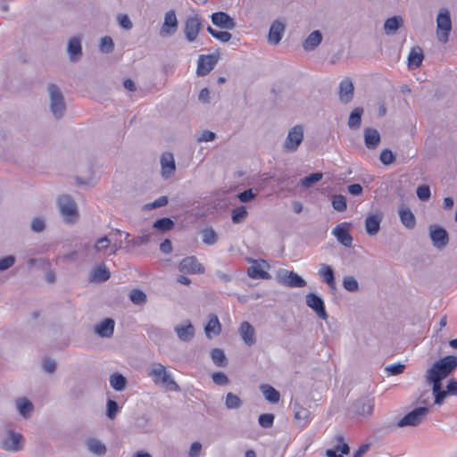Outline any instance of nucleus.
Wrapping results in <instances>:
<instances>
[{"label": "nucleus", "mask_w": 457, "mask_h": 457, "mask_svg": "<svg viewBox=\"0 0 457 457\" xmlns=\"http://www.w3.org/2000/svg\"><path fill=\"white\" fill-rule=\"evenodd\" d=\"M322 34L320 30H314L309 34L303 43L305 51L311 52L316 49L322 41Z\"/></svg>", "instance_id": "30"}, {"label": "nucleus", "mask_w": 457, "mask_h": 457, "mask_svg": "<svg viewBox=\"0 0 457 457\" xmlns=\"http://www.w3.org/2000/svg\"><path fill=\"white\" fill-rule=\"evenodd\" d=\"M238 332L246 345L252 346L256 343L255 329L248 321L241 323Z\"/></svg>", "instance_id": "22"}, {"label": "nucleus", "mask_w": 457, "mask_h": 457, "mask_svg": "<svg viewBox=\"0 0 457 457\" xmlns=\"http://www.w3.org/2000/svg\"><path fill=\"white\" fill-rule=\"evenodd\" d=\"M107 412L106 415L110 420H113L119 411L118 403L114 400L109 399L107 401Z\"/></svg>", "instance_id": "56"}, {"label": "nucleus", "mask_w": 457, "mask_h": 457, "mask_svg": "<svg viewBox=\"0 0 457 457\" xmlns=\"http://www.w3.org/2000/svg\"><path fill=\"white\" fill-rule=\"evenodd\" d=\"M403 19L400 16L388 18L384 23V29L386 35H393L402 26Z\"/></svg>", "instance_id": "39"}, {"label": "nucleus", "mask_w": 457, "mask_h": 457, "mask_svg": "<svg viewBox=\"0 0 457 457\" xmlns=\"http://www.w3.org/2000/svg\"><path fill=\"white\" fill-rule=\"evenodd\" d=\"M405 366L401 363L388 365L385 368V370L390 376L399 375L403 372Z\"/></svg>", "instance_id": "59"}, {"label": "nucleus", "mask_w": 457, "mask_h": 457, "mask_svg": "<svg viewBox=\"0 0 457 457\" xmlns=\"http://www.w3.org/2000/svg\"><path fill=\"white\" fill-rule=\"evenodd\" d=\"M16 408L19 413L25 419L30 416L33 411V404L26 398H19L16 400Z\"/></svg>", "instance_id": "40"}, {"label": "nucleus", "mask_w": 457, "mask_h": 457, "mask_svg": "<svg viewBox=\"0 0 457 457\" xmlns=\"http://www.w3.org/2000/svg\"><path fill=\"white\" fill-rule=\"evenodd\" d=\"M203 243L207 245H213L218 241V235L212 228H205L201 231Z\"/></svg>", "instance_id": "42"}, {"label": "nucleus", "mask_w": 457, "mask_h": 457, "mask_svg": "<svg viewBox=\"0 0 457 457\" xmlns=\"http://www.w3.org/2000/svg\"><path fill=\"white\" fill-rule=\"evenodd\" d=\"M343 287L348 292H356L359 289V283L353 276H345L342 282Z\"/></svg>", "instance_id": "49"}, {"label": "nucleus", "mask_w": 457, "mask_h": 457, "mask_svg": "<svg viewBox=\"0 0 457 457\" xmlns=\"http://www.w3.org/2000/svg\"><path fill=\"white\" fill-rule=\"evenodd\" d=\"M219 58V54L199 55L196 67L197 76L204 77L209 74L216 66Z\"/></svg>", "instance_id": "9"}, {"label": "nucleus", "mask_w": 457, "mask_h": 457, "mask_svg": "<svg viewBox=\"0 0 457 457\" xmlns=\"http://www.w3.org/2000/svg\"><path fill=\"white\" fill-rule=\"evenodd\" d=\"M179 270L180 272L191 274H202L204 272V266L195 256H187L184 258L179 265Z\"/></svg>", "instance_id": "15"}, {"label": "nucleus", "mask_w": 457, "mask_h": 457, "mask_svg": "<svg viewBox=\"0 0 457 457\" xmlns=\"http://www.w3.org/2000/svg\"><path fill=\"white\" fill-rule=\"evenodd\" d=\"M212 378L213 382L219 386H224L228 383V378L223 372H214Z\"/></svg>", "instance_id": "64"}, {"label": "nucleus", "mask_w": 457, "mask_h": 457, "mask_svg": "<svg viewBox=\"0 0 457 457\" xmlns=\"http://www.w3.org/2000/svg\"><path fill=\"white\" fill-rule=\"evenodd\" d=\"M114 325L113 320L105 319L95 326V332L101 337H111L113 335Z\"/></svg>", "instance_id": "28"}, {"label": "nucleus", "mask_w": 457, "mask_h": 457, "mask_svg": "<svg viewBox=\"0 0 457 457\" xmlns=\"http://www.w3.org/2000/svg\"><path fill=\"white\" fill-rule=\"evenodd\" d=\"M112 239L106 236L98 238L94 245L96 253H101L110 247Z\"/></svg>", "instance_id": "52"}, {"label": "nucleus", "mask_w": 457, "mask_h": 457, "mask_svg": "<svg viewBox=\"0 0 457 457\" xmlns=\"http://www.w3.org/2000/svg\"><path fill=\"white\" fill-rule=\"evenodd\" d=\"M174 330L178 337L183 342H188L195 337V328L190 321L176 326Z\"/></svg>", "instance_id": "25"}, {"label": "nucleus", "mask_w": 457, "mask_h": 457, "mask_svg": "<svg viewBox=\"0 0 457 457\" xmlns=\"http://www.w3.org/2000/svg\"><path fill=\"white\" fill-rule=\"evenodd\" d=\"M399 217L401 222L407 228H413L416 225V219L412 212L407 207H401L399 209Z\"/></svg>", "instance_id": "33"}, {"label": "nucleus", "mask_w": 457, "mask_h": 457, "mask_svg": "<svg viewBox=\"0 0 457 457\" xmlns=\"http://www.w3.org/2000/svg\"><path fill=\"white\" fill-rule=\"evenodd\" d=\"M161 170L163 179H170L176 170V165L173 154L171 153H164L161 156Z\"/></svg>", "instance_id": "17"}, {"label": "nucleus", "mask_w": 457, "mask_h": 457, "mask_svg": "<svg viewBox=\"0 0 457 457\" xmlns=\"http://www.w3.org/2000/svg\"><path fill=\"white\" fill-rule=\"evenodd\" d=\"M169 200L168 197L165 195L160 196L156 200H154L153 203L147 204L145 205V209H155L159 207L165 206L168 204Z\"/></svg>", "instance_id": "58"}, {"label": "nucleus", "mask_w": 457, "mask_h": 457, "mask_svg": "<svg viewBox=\"0 0 457 457\" xmlns=\"http://www.w3.org/2000/svg\"><path fill=\"white\" fill-rule=\"evenodd\" d=\"M332 206L337 212H345L347 208L346 198L342 195H335L332 197Z\"/></svg>", "instance_id": "51"}, {"label": "nucleus", "mask_w": 457, "mask_h": 457, "mask_svg": "<svg viewBox=\"0 0 457 457\" xmlns=\"http://www.w3.org/2000/svg\"><path fill=\"white\" fill-rule=\"evenodd\" d=\"M305 303L315 312L319 318L324 320L328 319L325 303L320 296L314 293H309L305 296Z\"/></svg>", "instance_id": "12"}, {"label": "nucleus", "mask_w": 457, "mask_h": 457, "mask_svg": "<svg viewBox=\"0 0 457 457\" xmlns=\"http://www.w3.org/2000/svg\"><path fill=\"white\" fill-rule=\"evenodd\" d=\"M110 385L115 391H122L127 386V378L120 373H113L110 376Z\"/></svg>", "instance_id": "41"}, {"label": "nucleus", "mask_w": 457, "mask_h": 457, "mask_svg": "<svg viewBox=\"0 0 457 457\" xmlns=\"http://www.w3.org/2000/svg\"><path fill=\"white\" fill-rule=\"evenodd\" d=\"M46 224L42 218L37 217L32 220L31 229L34 232H42L45 229Z\"/></svg>", "instance_id": "63"}, {"label": "nucleus", "mask_w": 457, "mask_h": 457, "mask_svg": "<svg viewBox=\"0 0 457 457\" xmlns=\"http://www.w3.org/2000/svg\"><path fill=\"white\" fill-rule=\"evenodd\" d=\"M252 262H253V265L250 266L247 270V275L253 279H269L270 278V275L269 272L265 271L262 264H264L266 267H268V263L264 260H251Z\"/></svg>", "instance_id": "19"}, {"label": "nucleus", "mask_w": 457, "mask_h": 457, "mask_svg": "<svg viewBox=\"0 0 457 457\" xmlns=\"http://www.w3.org/2000/svg\"><path fill=\"white\" fill-rule=\"evenodd\" d=\"M211 357L216 366L225 367L227 365V359L223 350L214 348L211 353Z\"/></svg>", "instance_id": "45"}, {"label": "nucleus", "mask_w": 457, "mask_h": 457, "mask_svg": "<svg viewBox=\"0 0 457 457\" xmlns=\"http://www.w3.org/2000/svg\"><path fill=\"white\" fill-rule=\"evenodd\" d=\"M382 218L378 214H371L366 218L365 229L370 236H375L380 228Z\"/></svg>", "instance_id": "31"}, {"label": "nucleus", "mask_w": 457, "mask_h": 457, "mask_svg": "<svg viewBox=\"0 0 457 457\" xmlns=\"http://www.w3.org/2000/svg\"><path fill=\"white\" fill-rule=\"evenodd\" d=\"M275 416L271 413L261 414L258 418L259 425L263 428H270L273 426Z\"/></svg>", "instance_id": "53"}, {"label": "nucleus", "mask_w": 457, "mask_h": 457, "mask_svg": "<svg viewBox=\"0 0 457 457\" xmlns=\"http://www.w3.org/2000/svg\"><path fill=\"white\" fill-rule=\"evenodd\" d=\"M318 275L321 280L328 286L329 288L336 289L337 284L335 279V272L330 265L320 263Z\"/></svg>", "instance_id": "21"}, {"label": "nucleus", "mask_w": 457, "mask_h": 457, "mask_svg": "<svg viewBox=\"0 0 457 457\" xmlns=\"http://www.w3.org/2000/svg\"><path fill=\"white\" fill-rule=\"evenodd\" d=\"M426 379L429 384H432L433 394H436L438 392L443 391L442 384H441V382L443 380L442 378H436V377H434V376H431V375L426 373Z\"/></svg>", "instance_id": "54"}, {"label": "nucleus", "mask_w": 457, "mask_h": 457, "mask_svg": "<svg viewBox=\"0 0 457 457\" xmlns=\"http://www.w3.org/2000/svg\"><path fill=\"white\" fill-rule=\"evenodd\" d=\"M87 450L96 455H104L106 453L105 445L97 438H89L86 442Z\"/></svg>", "instance_id": "38"}, {"label": "nucleus", "mask_w": 457, "mask_h": 457, "mask_svg": "<svg viewBox=\"0 0 457 457\" xmlns=\"http://www.w3.org/2000/svg\"><path fill=\"white\" fill-rule=\"evenodd\" d=\"M15 257L8 255L0 259V271H4L11 268L15 263Z\"/></svg>", "instance_id": "60"}, {"label": "nucleus", "mask_w": 457, "mask_h": 457, "mask_svg": "<svg viewBox=\"0 0 457 457\" xmlns=\"http://www.w3.org/2000/svg\"><path fill=\"white\" fill-rule=\"evenodd\" d=\"M429 411V408L426 406L418 407L406 415H404L398 422L397 426L403 427H416L421 423Z\"/></svg>", "instance_id": "6"}, {"label": "nucleus", "mask_w": 457, "mask_h": 457, "mask_svg": "<svg viewBox=\"0 0 457 457\" xmlns=\"http://www.w3.org/2000/svg\"><path fill=\"white\" fill-rule=\"evenodd\" d=\"M23 441V436L21 434L10 431L4 441V448L14 452L19 451Z\"/></svg>", "instance_id": "27"}, {"label": "nucleus", "mask_w": 457, "mask_h": 457, "mask_svg": "<svg viewBox=\"0 0 457 457\" xmlns=\"http://www.w3.org/2000/svg\"><path fill=\"white\" fill-rule=\"evenodd\" d=\"M111 274L104 264H100L90 273V279L95 282H104L109 279Z\"/></svg>", "instance_id": "35"}, {"label": "nucleus", "mask_w": 457, "mask_h": 457, "mask_svg": "<svg viewBox=\"0 0 457 457\" xmlns=\"http://www.w3.org/2000/svg\"><path fill=\"white\" fill-rule=\"evenodd\" d=\"M221 326L218 317L215 314L209 315V320L204 328L207 337L211 338L212 335L216 336L220 333Z\"/></svg>", "instance_id": "32"}, {"label": "nucleus", "mask_w": 457, "mask_h": 457, "mask_svg": "<svg viewBox=\"0 0 457 457\" xmlns=\"http://www.w3.org/2000/svg\"><path fill=\"white\" fill-rule=\"evenodd\" d=\"M354 411L361 416L370 415L374 409V399L362 398L353 404Z\"/></svg>", "instance_id": "26"}, {"label": "nucleus", "mask_w": 457, "mask_h": 457, "mask_svg": "<svg viewBox=\"0 0 457 457\" xmlns=\"http://www.w3.org/2000/svg\"><path fill=\"white\" fill-rule=\"evenodd\" d=\"M457 368V356L447 355L440 358L428 370L427 374L445 379Z\"/></svg>", "instance_id": "2"}, {"label": "nucleus", "mask_w": 457, "mask_h": 457, "mask_svg": "<svg viewBox=\"0 0 457 457\" xmlns=\"http://www.w3.org/2000/svg\"><path fill=\"white\" fill-rule=\"evenodd\" d=\"M294 411V417L303 426L309 422L310 411L306 408L301 406L298 403H294L292 405Z\"/></svg>", "instance_id": "36"}, {"label": "nucleus", "mask_w": 457, "mask_h": 457, "mask_svg": "<svg viewBox=\"0 0 457 457\" xmlns=\"http://www.w3.org/2000/svg\"><path fill=\"white\" fill-rule=\"evenodd\" d=\"M276 279L279 284L288 287H303L307 284L297 273L287 270H279Z\"/></svg>", "instance_id": "7"}, {"label": "nucleus", "mask_w": 457, "mask_h": 457, "mask_svg": "<svg viewBox=\"0 0 457 457\" xmlns=\"http://www.w3.org/2000/svg\"><path fill=\"white\" fill-rule=\"evenodd\" d=\"M303 140V127L296 125L287 133L283 147L286 152H295Z\"/></svg>", "instance_id": "8"}, {"label": "nucleus", "mask_w": 457, "mask_h": 457, "mask_svg": "<svg viewBox=\"0 0 457 457\" xmlns=\"http://www.w3.org/2000/svg\"><path fill=\"white\" fill-rule=\"evenodd\" d=\"M363 109L361 107L354 108L349 115L347 125L351 129H358L361 127Z\"/></svg>", "instance_id": "37"}, {"label": "nucleus", "mask_w": 457, "mask_h": 457, "mask_svg": "<svg viewBox=\"0 0 457 457\" xmlns=\"http://www.w3.org/2000/svg\"><path fill=\"white\" fill-rule=\"evenodd\" d=\"M429 237L433 245L439 250L445 248L449 243L447 231L437 225H431L429 227Z\"/></svg>", "instance_id": "11"}, {"label": "nucleus", "mask_w": 457, "mask_h": 457, "mask_svg": "<svg viewBox=\"0 0 457 457\" xmlns=\"http://www.w3.org/2000/svg\"><path fill=\"white\" fill-rule=\"evenodd\" d=\"M129 299L134 304L143 305L146 303V295L140 289H132Z\"/></svg>", "instance_id": "47"}, {"label": "nucleus", "mask_w": 457, "mask_h": 457, "mask_svg": "<svg viewBox=\"0 0 457 457\" xmlns=\"http://www.w3.org/2000/svg\"><path fill=\"white\" fill-rule=\"evenodd\" d=\"M284 30L285 25L281 21H273L268 35L269 43L271 45H278L282 38Z\"/></svg>", "instance_id": "24"}, {"label": "nucleus", "mask_w": 457, "mask_h": 457, "mask_svg": "<svg viewBox=\"0 0 457 457\" xmlns=\"http://www.w3.org/2000/svg\"><path fill=\"white\" fill-rule=\"evenodd\" d=\"M173 227H174V222L170 218H162V219L157 220L154 223V228L158 230H161V231L170 230L173 228Z\"/></svg>", "instance_id": "50"}, {"label": "nucleus", "mask_w": 457, "mask_h": 457, "mask_svg": "<svg viewBox=\"0 0 457 457\" xmlns=\"http://www.w3.org/2000/svg\"><path fill=\"white\" fill-rule=\"evenodd\" d=\"M57 205L61 215L66 222H73L78 217L77 204L69 195L59 197Z\"/></svg>", "instance_id": "5"}, {"label": "nucleus", "mask_w": 457, "mask_h": 457, "mask_svg": "<svg viewBox=\"0 0 457 457\" xmlns=\"http://www.w3.org/2000/svg\"><path fill=\"white\" fill-rule=\"evenodd\" d=\"M363 137L365 146L370 150L376 149L381 141L379 132L373 128H366L363 130Z\"/></svg>", "instance_id": "23"}, {"label": "nucleus", "mask_w": 457, "mask_h": 457, "mask_svg": "<svg viewBox=\"0 0 457 457\" xmlns=\"http://www.w3.org/2000/svg\"><path fill=\"white\" fill-rule=\"evenodd\" d=\"M99 50L104 54H110L114 50V43L111 37L104 36L99 42Z\"/></svg>", "instance_id": "48"}, {"label": "nucleus", "mask_w": 457, "mask_h": 457, "mask_svg": "<svg viewBox=\"0 0 457 457\" xmlns=\"http://www.w3.org/2000/svg\"><path fill=\"white\" fill-rule=\"evenodd\" d=\"M178 29V19L174 10L168 11L164 15V21L160 29V36L164 37L172 36Z\"/></svg>", "instance_id": "14"}, {"label": "nucleus", "mask_w": 457, "mask_h": 457, "mask_svg": "<svg viewBox=\"0 0 457 457\" xmlns=\"http://www.w3.org/2000/svg\"><path fill=\"white\" fill-rule=\"evenodd\" d=\"M260 390L262 393L264 398L270 403H277L280 399L279 392L273 386L268 384H262L260 386Z\"/></svg>", "instance_id": "34"}, {"label": "nucleus", "mask_w": 457, "mask_h": 457, "mask_svg": "<svg viewBox=\"0 0 457 457\" xmlns=\"http://www.w3.org/2000/svg\"><path fill=\"white\" fill-rule=\"evenodd\" d=\"M416 193L417 196L421 201H428L431 195L430 188L427 185L418 187Z\"/></svg>", "instance_id": "57"}, {"label": "nucleus", "mask_w": 457, "mask_h": 457, "mask_svg": "<svg viewBox=\"0 0 457 457\" xmlns=\"http://www.w3.org/2000/svg\"><path fill=\"white\" fill-rule=\"evenodd\" d=\"M350 226V223L343 222L336 226L331 231L337 240L345 247H352L353 245V239L349 231Z\"/></svg>", "instance_id": "13"}, {"label": "nucleus", "mask_w": 457, "mask_h": 457, "mask_svg": "<svg viewBox=\"0 0 457 457\" xmlns=\"http://www.w3.org/2000/svg\"><path fill=\"white\" fill-rule=\"evenodd\" d=\"M451 30L450 12L447 9H442L436 17V36L438 41L442 44L447 43Z\"/></svg>", "instance_id": "4"}, {"label": "nucleus", "mask_w": 457, "mask_h": 457, "mask_svg": "<svg viewBox=\"0 0 457 457\" xmlns=\"http://www.w3.org/2000/svg\"><path fill=\"white\" fill-rule=\"evenodd\" d=\"M353 84L351 79L345 78L339 84V100L343 104H348L353 97Z\"/></svg>", "instance_id": "20"}, {"label": "nucleus", "mask_w": 457, "mask_h": 457, "mask_svg": "<svg viewBox=\"0 0 457 457\" xmlns=\"http://www.w3.org/2000/svg\"><path fill=\"white\" fill-rule=\"evenodd\" d=\"M248 215V212L246 208L243 205L238 206L232 210L231 212V220L235 224H239L243 222Z\"/></svg>", "instance_id": "44"}, {"label": "nucleus", "mask_w": 457, "mask_h": 457, "mask_svg": "<svg viewBox=\"0 0 457 457\" xmlns=\"http://www.w3.org/2000/svg\"><path fill=\"white\" fill-rule=\"evenodd\" d=\"M211 19L215 26L225 29H233L237 25L234 19L224 12H213Z\"/></svg>", "instance_id": "18"}, {"label": "nucleus", "mask_w": 457, "mask_h": 457, "mask_svg": "<svg viewBox=\"0 0 457 457\" xmlns=\"http://www.w3.org/2000/svg\"><path fill=\"white\" fill-rule=\"evenodd\" d=\"M118 23L122 29L126 30H129L133 27L132 21H130L129 17L127 14L119 15Z\"/></svg>", "instance_id": "62"}, {"label": "nucleus", "mask_w": 457, "mask_h": 457, "mask_svg": "<svg viewBox=\"0 0 457 457\" xmlns=\"http://www.w3.org/2000/svg\"><path fill=\"white\" fill-rule=\"evenodd\" d=\"M202 29V19L197 16H190L185 21L184 34L188 42L196 40L198 34Z\"/></svg>", "instance_id": "10"}, {"label": "nucleus", "mask_w": 457, "mask_h": 457, "mask_svg": "<svg viewBox=\"0 0 457 457\" xmlns=\"http://www.w3.org/2000/svg\"><path fill=\"white\" fill-rule=\"evenodd\" d=\"M147 376L154 385L162 386L168 391L179 392V386L175 382L172 375L162 363H154L147 370Z\"/></svg>", "instance_id": "1"}, {"label": "nucleus", "mask_w": 457, "mask_h": 457, "mask_svg": "<svg viewBox=\"0 0 457 457\" xmlns=\"http://www.w3.org/2000/svg\"><path fill=\"white\" fill-rule=\"evenodd\" d=\"M336 439L337 440L338 444L335 446L338 452L342 454H348L350 453V447L349 445L344 442V437L341 435H337L336 436Z\"/></svg>", "instance_id": "61"}, {"label": "nucleus", "mask_w": 457, "mask_h": 457, "mask_svg": "<svg viewBox=\"0 0 457 457\" xmlns=\"http://www.w3.org/2000/svg\"><path fill=\"white\" fill-rule=\"evenodd\" d=\"M322 178L323 174L321 172H314L309 176L301 179L299 184L301 187L304 188H309L312 187L315 183L321 180Z\"/></svg>", "instance_id": "43"}, {"label": "nucleus", "mask_w": 457, "mask_h": 457, "mask_svg": "<svg viewBox=\"0 0 457 457\" xmlns=\"http://www.w3.org/2000/svg\"><path fill=\"white\" fill-rule=\"evenodd\" d=\"M379 160L383 164L389 165L395 162V156L391 150L385 149L380 153Z\"/></svg>", "instance_id": "55"}, {"label": "nucleus", "mask_w": 457, "mask_h": 457, "mask_svg": "<svg viewBox=\"0 0 457 457\" xmlns=\"http://www.w3.org/2000/svg\"><path fill=\"white\" fill-rule=\"evenodd\" d=\"M423 59L424 54L421 47H412L408 55V68L410 70L419 68L421 65Z\"/></svg>", "instance_id": "29"}, {"label": "nucleus", "mask_w": 457, "mask_h": 457, "mask_svg": "<svg viewBox=\"0 0 457 457\" xmlns=\"http://www.w3.org/2000/svg\"><path fill=\"white\" fill-rule=\"evenodd\" d=\"M225 405L228 409H238L242 406V400L233 393H228L226 395Z\"/></svg>", "instance_id": "46"}, {"label": "nucleus", "mask_w": 457, "mask_h": 457, "mask_svg": "<svg viewBox=\"0 0 457 457\" xmlns=\"http://www.w3.org/2000/svg\"><path fill=\"white\" fill-rule=\"evenodd\" d=\"M47 93L49 96V107L52 114L56 119L62 118L64 115L66 104L60 87L54 83H50L47 86Z\"/></svg>", "instance_id": "3"}, {"label": "nucleus", "mask_w": 457, "mask_h": 457, "mask_svg": "<svg viewBox=\"0 0 457 457\" xmlns=\"http://www.w3.org/2000/svg\"><path fill=\"white\" fill-rule=\"evenodd\" d=\"M67 54L72 62L79 61L82 57L81 37L75 36L69 39L67 43Z\"/></svg>", "instance_id": "16"}]
</instances>
